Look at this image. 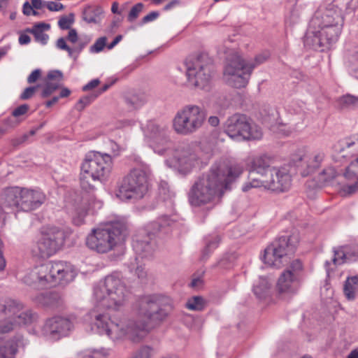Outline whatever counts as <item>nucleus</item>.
<instances>
[{
  "mask_svg": "<svg viewBox=\"0 0 358 358\" xmlns=\"http://www.w3.org/2000/svg\"><path fill=\"white\" fill-rule=\"evenodd\" d=\"M129 293L117 273L107 275L103 282L95 285L96 306L117 313H97L94 315V324L99 334H105L113 340L127 338L137 343L143 339L148 323L164 320L171 310V306L168 297L157 294L143 296L134 305L138 320L128 319L120 312Z\"/></svg>",
  "mask_w": 358,
  "mask_h": 358,
  "instance_id": "f257e3e1",
  "label": "nucleus"
},
{
  "mask_svg": "<svg viewBox=\"0 0 358 358\" xmlns=\"http://www.w3.org/2000/svg\"><path fill=\"white\" fill-rule=\"evenodd\" d=\"M112 169V158L109 155L100 152L86 156L81 166L80 196L75 200L72 212L74 224L80 226L84 223L88 209L92 206H101V202L96 201L94 196L95 187L90 180L102 181L108 176Z\"/></svg>",
  "mask_w": 358,
  "mask_h": 358,
  "instance_id": "f03ea898",
  "label": "nucleus"
},
{
  "mask_svg": "<svg viewBox=\"0 0 358 358\" xmlns=\"http://www.w3.org/2000/svg\"><path fill=\"white\" fill-rule=\"evenodd\" d=\"M241 173L239 168L230 166L224 162H215L208 171L195 180L189 189V203L199 207L219 200L231 189V184Z\"/></svg>",
  "mask_w": 358,
  "mask_h": 358,
  "instance_id": "7ed1b4c3",
  "label": "nucleus"
},
{
  "mask_svg": "<svg viewBox=\"0 0 358 358\" xmlns=\"http://www.w3.org/2000/svg\"><path fill=\"white\" fill-rule=\"evenodd\" d=\"M343 24L341 9L332 3L321 4L310 20L304 45L320 52L329 50L338 41Z\"/></svg>",
  "mask_w": 358,
  "mask_h": 358,
  "instance_id": "20e7f679",
  "label": "nucleus"
},
{
  "mask_svg": "<svg viewBox=\"0 0 358 358\" xmlns=\"http://www.w3.org/2000/svg\"><path fill=\"white\" fill-rule=\"evenodd\" d=\"M148 143L154 152L159 155L169 156L166 164L180 173L186 174L198 164L199 157L188 145H181L173 150L171 141L167 135V129L154 122H149L145 131Z\"/></svg>",
  "mask_w": 358,
  "mask_h": 358,
  "instance_id": "39448f33",
  "label": "nucleus"
},
{
  "mask_svg": "<svg viewBox=\"0 0 358 358\" xmlns=\"http://www.w3.org/2000/svg\"><path fill=\"white\" fill-rule=\"evenodd\" d=\"M73 265L66 262H49L32 268L24 277V283L37 288L56 284L66 285L76 276Z\"/></svg>",
  "mask_w": 358,
  "mask_h": 358,
  "instance_id": "423d86ee",
  "label": "nucleus"
},
{
  "mask_svg": "<svg viewBox=\"0 0 358 358\" xmlns=\"http://www.w3.org/2000/svg\"><path fill=\"white\" fill-rule=\"evenodd\" d=\"M23 305L19 301L6 299L0 301V316H6L0 320V343L16 341L15 335L13 338L7 339V334L22 324H29L36 319V315L31 310H23Z\"/></svg>",
  "mask_w": 358,
  "mask_h": 358,
  "instance_id": "0eeeda50",
  "label": "nucleus"
},
{
  "mask_svg": "<svg viewBox=\"0 0 358 358\" xmlns=\"http://www.w3.org/2000/svg\"><path fill=\"white\" fill-rule=\"evenodd\" d=\"M136 160L138 166L131 169L118 185L116 196L122 201L141 199L148 190L151 170L140 159Z\"/></svg>",
  "mask_w": 358,
  "mask_h": 358,
  "instance_id": "6e6552de",
  "label": "nucleus"
},
{
  "mask_svg": "<svg viewBox=\"0 0 358 358\" xmlns=\"http://www.w3.org/2000/svg\"><path fill=\"white\" fill-rule=\"evenodd\" d=\"M268 58L267 54H259L254 62L245 63L235 52L228 56L224 69V79L229 86L240 89L245 87L250 78L252 70L264 63Z\"/></svg>",
  "mask_w": 358,
  "mask_h": 358,
  "instance_id": "1a4fd4ad",
  "label": "nucleus"
},
{
  "mask_svg": "<svg viewBox=\"0 0 358 358\" xmlns=\"http://www.w3.org/2000/svg\"><path fill=\"white\" fill-rule=\"evenodd\" d=\"M127 226L120 221L111 222L102 228L94 229L86 238V245L97 253L104 254L112 250L125 236Z\"/></svg>",
  "mask_w": 358,
  "mask_h": 358,
  "instance_id": "9d476101",
  "label": "nucleus"
},
{
  "mask_svg": "<svg viewBox=\"0 0 358 358\" xmlns=\"http://www.w3.org/2000/svg\"><path fill=\"white\" fill-rule=\"evenodd\" d=\"M176 221V219L173 215H162L157 220L150 222L147 227L148 229L142 232V235L146 234L147 236L140 238L136 236L133 239V248L136 255L135 260L137 264L139 262V259H148L152 256L155 250V242L152 241L151 236L160 233L168 234L170 227Z\"/></svg>",
  "mask_w": 358,
  "mask_h": 358,
  "instance_id": "9b49d317",
  "label": "nucleus"
},
{
  "mask_svg": "<svg viewBox=\"0 0 358 358\" xmlns=\"http://www.w3.org/2000/svg\"><path fill=\"white\" fill-rule=\"evenodd\" d=\"M299 240V234L296 231L290 235L279 237L264 250V262L277 268L288 264L291 256L296 252Z\"/></svg>",
  "mask_w": 358,
  "mask_h": 358,
  "instance_id": "f8f14e48",
  "label": "nucleus"
},
{
  "mask_svg": "<svg viewBox=\"0 0 358 358\" xmlns=\"http://www.w3.org/2000/svg\"><path fill=\"white\" fill-rule=\"evenodd\" d=\"M45 195L38 189L11 187L2 194L3 204L29 212L38 208L45 201Z\"/></svg>",
  "mask_w": 358,
  "mask_h": 358,
  "instance_id": "ddd939ff",
  "label": "nucleus"
},
{
  "mask_svg": "<svg viewBox=\"0 0 358 358\" xmlns=\"http://www.w3.org/2000/svg\"><path fill=\"white\" fill-rule=\"evenodd\" d=\"M206 117V111L200 106L186 105L176 113L173 120V129L178 134L191 135L202 127Z\"/></svg>",
  "mask_w": 358,
  "mask_h": 358,
  "instance_id": "4468645a",
  "label": "nucleus"
},
{
  "mask_svg": "<svg viewBox=\"0 0 358 358\" xmlns=\"http://www.w3.org/2000/svg\"><path fill=\"white\" fill-rule=\"evenodd\" d=\"M186 75L190 84L200 89H205L210 84L214 65L213 59L205 53L187 59Z\"/></svg>",
  "mask_w": 358,
  "mask_h": 358,
  "instance_id": "2eb2a0df",
  "label": "nucleus"
},
{
  "mask_svg": "<svg viewBox=\"0 0 358 358\" xmlns=\"http://www.w3.org/2000/svg\"><path fill=\"white\" fill-rule=\"evenodd\" d=\"M224 130L233 139L250 141L259 140L262 137L261 128L252 124L250 119L241 113L229 117L224 123Z\"/></svg>",
  "mask_w": 358,
  "mask_h": 358,
  "instance_id": "dca6fc26",
  "label": "nucleus"
},
{
  "mask_svg": "<svg viewBox=\"0 0 358 358\" xmlns=\"http://www.w3.org/2000/svg\"><path fill=\"white\" fill-rule=\"evenodd\" d=\"M64 240L62 230L57 227L48 228L42 231L41 236L32 247L31 252L36 257L48 258L62 248Z\"/></svg>",
  "mask_w": 358,
  "mask_h": 358,
  "instance_id": "f3484780",
  "label": "nucleus"
},
{
  "mask_svg": "<svg viewBox=\"0 0 358 358\" xmlns=\"http://www.w3.org/2000/svg\"><path fill=\"white\" fill-rule=\"evenodd\" d=\"M271 158L267 155H260L254 157L250 164L249 181L242 187L243 192H248L251 188L261 187L262 180L267 177L272 166H271Z\"/></svg>",
  "mask_w": 358,
  "mask_h": 358,
  "instance_id": "a211bd4d",
  "label": "nucleus"
},
{
  "mask_svg": "<svg viewBox=\"0 0 358 358\" xmlns=\"http://www.w3.org/2000/svg\"><path fill=\"white\" fill-rule=\"evenodd\" d=\"M75 317L57 315L48 319L43 327V334L50 339L58 340L66 336L74 327Z\"/></svg>",
  "mask_w": 358,
  "mask_h": 358,
  "instance_id": "6ab92c4d",
  "label": "nucleus"
},
{
  "mask_svg": "<svg viewBox=\"0 0 358 358\" xmlns=\"http://www.w3.org/2000/svg\"><path fill=\"white\" fill-rule=\"evenodd\" d=\"M291 176L286 167H273L267 177L262 180L261 187L275 192H284L291 187Z\"/></svg>",
  "mask_w": 358,
  "mask_h": 358,
  "instance_id": "aec40b11",
  "label": "nucleus"
},
{
  "mask_svg": "<svg viewBox=\"0 0 358 358\" xmlns=\"http://www.w3.org/2000/svg\"><path fill=\"white\" fill-rule=\"evenodd\" d=\"M324 158V153L321 151L299 150L293 155L291 162L299 169L301 176L305 177L318 169Z\"/></svg>",
  "mask_w": 358,
  "mask_h": 358,
  "instance_id": "412c9836",
  "label": "nucleus"
},
{
  "mask_svg": "<svg viewBox=\"0 0 358 358\" xmlns=\"http://www.w3.org/2000/svg\"><path fill=\"white\" fill-rule=\"evenodd\" d=\"M358 258V245L355 244L340 246L334 249L332 261L336 265L350 263Z\"/></svg>",
  "mask_w": 358,
  "mask_h": 358,
  "instance_id": "4be33fe9",
  "label": "nucleus"
},
{
  "mask_svg": "<svg viewBox=\"0 0 358 358\" xmlns=\"http://www.w3.org/2000/svg\"><path fill=\"white\" fill-rule=\"evenodd\" d=\"M36 300L42 306L57 309L63 308L65 305L64 294L59 291H49L39 294Z\"/></svg>",
  "mask_w": 358,
  "mask_h": 358,
  "instance_id": "5701e85b",
  "label": "nucleus"
},
{
  "mask_svg": "<svg viewBox=\"0 0 358 358\" xmlns=\"http://www.w3.org/2000/svg\"><path fill=\"white\" fill-rule=\"evenodd\" d=\"M343 176L350 181L344 185L343 190L348 194H352L358 191V157L346 168Z\"/></svg>",
  "mask_w": 358,
  "mask_h": 358,
  "instance_id": "b1692460",
  "label": "nucleus"
},
{
  "mask_svg": "<svg viewBox=\"0 0 358 358\" xmlns=\"http://www.w3.org/2000/svg\"><path fill=\"white\" fill-rule=\"evenodd\" d=\"M298 278L292 273L290 269L282 273L277 282V288L280 293H294L297 290Z\"/></svg>",
  "mask_w": 358,
  "mask_h": 358,
  "instance_id": "393cba45",
  "label": "nucleus"
},
{
  "mask_svg": "<svg viewBox=\"0 0 358 358\" xmlns=\"http://www.w3.org/2000/svg\"><path fill=\"white\" fill-rule=\"evenodd\" d=\"M27 342L22 336L16 337V341L0 343V358H14L18 348H23Z\"/></svg>",
  "mask_w": 358,
  "mask_h": 358,
  "instance_id": "a878e982",
  "label": "nucleus"
},
{
  "mask_svg": "<svg viewBox=\"0 0 358 358\" xmlns=\"http://www.w3.org/2000/svg\"><path fill=\"white\" fill-rule=\"evenodd\" d=\"M50 25L45 22L35 24L31 28H27L24 32L32 34L35 41L41 45H46L49 40V36L43 31L49 30Z\"/></svg>",
  "mask_w": 358,
  "mask_h": 358,
  "instance_id": "bb28decb",
  "label": "nucleus"
},
{
  "mask_svg": "<svg viewBox=\"0 0 358 358\" xmlns=\"http://www.w3.org/2000/svg\"><path fill=\"white\" fill-rule=\"evenodd\" d=\"M345 149H350L352 152H358V134L344 138L334 145L336 152H342Z\"/></svg>",
  "mask_w": 358,
  "mask_h": 358,
  "instance_id": "cd10ccee",
  "label": "nucleus"
},
{
  "mask_svg": "<svg viewBox=\"0 0 358 358\" xmlns=\"http://www.w3.org/2000/svg\"><path fill=\"white\" fill-rule=\"evenodd\" d=\"M147 101L143 94H128L124 97V102L130 110H135L142 107Z\"/></svg>",
  "mask_w": 358,
  "mask_h": 358,
  "instance_id": "c85d7f7f",
  "label": "nucleus"
},
{
  "mask_svg": "<svg viewBox=\"0 0 358 358\" xmlns=\"http://www.w3.org/2000/svg\"><path fill=\"white\" fill-rule=\"evenodd\" d=\"M358 289V275L348 277L345 281L343 288L345 296L348 300H353L355 298V292Z\"/></svg>",
  "mask_w": 358,
  "mask_h": 358,
  "instance_id": "c756f323",
  "label": "nucleus"
},
{
  "mask_svg": "<svg viewBox=\"0 0 358 358\" xmlns=\"http://www.w3.org/2000/svg\"><path fill=\"white\" fill-rule=\"evenodd\" d=\"M270 287L266 278H259L258 282L253 287V292L258 299H263L267 295Z\"/></svg>",
  "mask_w": 358,
  "mask_h": 358,
  "instance_id": "7c9ffc66",
  "label": "nucleus"
},
{
  "mask_svg": "<svg viewBox=\"0 0 358 358\" xmlns=\"http://www.w3.org/2000/svg\"><path fill=\"white\" fill-rule=\"evenodd\" d=\"M338 106L343 109H355L358 108V96L347 94L338 99Z\"/></svg>",
  "mask_w": 358,
  "mask_h": 358,
  "instance_id": "2f4dec72",
  "label": "nucleus"
},
{
  "mask_svg": "<svg viewBox=\"0 0 358 358\" xmlns=\"http://www.w3.org/2000/svg\"><path fill=\"white\" fill-rule=\"evenodd\" d=\"M206 306V301L201 296H194L189 298L185 303V307L194 311H201Z\"/></svg>",
  "mask_w": 358,
  "mask_h": 358,
  "instance_id": "473e14b6",
  "label": "nucleus"
},
{
  "mask_svg": "<svg viewBox=\"0 0 358 358\" xmlns=\"http://www.w3.org/2000/svg\"><path fill=\"white\" fill-rule=\"evenodd\" d=\"M156 350L153 347L142 345L133 352L131 358H154Z\"/></svg>",
  "mask_w": 358,
  "mask_h": 358,
  "instance_id": "72a5a7b5",
  "label": "nucleus"
},
{
  "mask_svg": "<svg viewBox=\"0 0 358 358\" xmlns=\"http://www.w3.org/2000/svg\"><path fill=\"white\" fill-rule=\"evenodd\" d=\"M101 11L99 8H87L83 10V19L87 23H98V17Z\"/></svg>",
  "mask_w": 358,
  "mask_h": 358,
  "instance_id": "f704fd0d",
  "label": "nucleus"
},
{
  "mask_svg": "<svg viewBox=\"0 0 358 358\" xmlns=\"http://www.w3.org/2000/svg\"><path fill=\"white\" fill-rule=\"evenodd\" d=\"M108 352L102 348L101 350H90L79 353L78 358H108Z\"/></svg>",
  "mask_w": 358,
  "mask_h": 358,
  "instance_id": "c9c22d12",
  "label": "nucleus"
},
{
  "mask_svg": "<svg viewBox=\"0 0 358 358\" xmlns=\"http://www.w3.org/2000/svg\"><path fill=\"white\" fill-rule=\"evenodd\" d=\"M235 257L234 255H224L215 265L214 268H220L221 269H229L234 265Z\"/></svg>",
  "mask_w": 358,
  "mask_h": 358,
  "instance_id": "e433bc0d",
  "label": "nucleus"
},
{
  "mask_svg": "<svg viewBox=\"0 0 358 358\" xmlns=\"http://www.w3.org/2000/svg\"><path fill=\"white\" fill-rule=\"evenodd\" d=\"M99 96V94H90L79 99L76 105V108L78 111H82L86 106H89L93 101Z\"/></svg>",
  "mask_w": 358,
  "mask_h": 358,
  "instance_id": "4c0bfd02",
  "label": "nucleus"
},
{
  "mask_svg": "<svg viewBox=\"0 0 358 358\" xmlns=\"http://www.w3.org/2000/svg\"><path fill=\"white\" fill-rule=\"evenodd\" d=\"M339 173L335 170V169L330 167L324 169L321 175L320 180H323L324 182H330L334 179H335Z\"/></svg>",
  "mask_w": 358,
  "mask_h": 358,
  "instance_id": "58836bf2",
  "label": "nucleus"
},
{
  "mask_svg": "<svg viewBox=\"0 0 358 358\" xmlns=\"http://www.w3.org/2000/svg\"><path fill=\"white\" fill-rule=\"evenodd\" d=\"M74 22V15L70 13L68 16H62L58 21V25L61 29H69Z\"/></svg>",
  "mask_w": 358,
  "mask_h": 358,
  "instance_id": "ea45409f",
  "label": "nucleus"
},
{
  "mask_svg": "<svg viewBox=\"0 0 358 358\" xmlns=\"http://www.w3.org/2000/svg\"><path fill=\"white\" fill-rule=\"evenodd\" d=\"M58 88V84L51 82H47L41 91V96L42 98H47L49 96H50L53 92H55Z\"/></svg>",
  "mask_w": 358,
  "mask_h": 358,
  "instance_id": "a19ab883",
  "label": "nucleus"
},
{
  "mask_svg": "<svg viewBox=\"0 0 358 358\" xmlns=\"http://www.w3.org/2000/svg\"><path fill=\"white\" fill-rule=\"evenodd\" d=\"M143 8V4L142 3H138L134 5L129 13L127 20L130 22L134 21L142 11Z\"/></svg>",
  "mask_w": 358,
  "mask_h": 358,
  "instance_id": "79ce46f5",
  "label": "nucleus"
},
{
  "mask_svg": "<svg viewBox=\"0 0 358 358\" xmlns=\"http://www.w3.org/2000/svg\"><path fill=\"white\" fill-rule=\"evenodd\" d=\"M106 41H107V38L106 36H103V37H100L96 41L95 43H94V45H92L90 48V50L91 52H95V53H97V52H101V50H103V49L104 48V47L106 46Z\"/></svg>",
  "mask_w": 358,
  "mask_h": 358,
  "instance_id": "37998d69",
  "label": "nucleus"
},
{
  "mask_svg": "<svg viewBox=\"0 0 358 358\" xmlns=\"http://www.w3.org/2000/svg\"><path fill=\"white\" fill-rule=\"evenodd\" d=\"M41 87V85H36L35 86H30L25 88L23 92L20 94V99L21 100H27L31 98L36 90Z\"/></svg>",
  "mask_w": 358,
  "mask_h": 358,
  "instance_id": "c03bdc74",
  "label": "nucleus"
},
{
  "mask_svg": "<svg viewBox=\"0 0 358 358\" xmlns=\"http://www.w3.org/2000/svg\"><path fill=\"white\" fill-rule=\"evenodd\" d=\"M203 273H204L202 272L201 274L199 275L194 274L189 286L194 289H199L200 287H201L203 285Z\"/></svg>",
  "mask_w": 358,
  "mask_h": 358,
  "instance_id": "a18cd8bd",
  "label": "nucleus"
},
{
  "mask_svg": "<svg viewBox=\"0 0 358 358\" xmlns=\"http://www.w3.org/2000/svg\"><path fill=\"white\" fill-rule=\"evenodd\" d=\"M205 241L208 248H211L212 250H215L220 242V237L218 235L208 236L206 237Z\"/></svg>",
  "mask_w": 358,
  "mask_h": 358,
  "instance_id": "49530a36",
  "label": "nucleus"
},
{
  "mask_svg": "<svg viewBox=\"0 0 358 358\" xmlns=\"http://www.w3.org/2000/svg\"><path fill=\"white\" fill-rule=\"evenodd\" d=\"M303 264L299 259L294 260L288 269L291 270L292 273H294V275L298 278L299 273L302 270Z\"/></svg>",
  "mask_w": 358,
  "mask_h": 358,
  "instance_id": "de8ad7c7",
  "label": "nucleus"
},
{
  "mask_svg": "<svg viewBox=\"0 0 358 358\" xmlns=\"http://www.w3.org/2000/svg\"><path fill=\"white\" fill-rule=\"evenodd\" d=\"M29 109V106L28 104H22L20 106L17 107L15 110H13V111L12 112V115L13 117H17L27 113Z\"/></svg>",
  "mask_w": 358,
  "mask_h": 358,
  "instance_id": "09e8293b",
  "label": "nucleus"
},
{
  "mask_svg": "<svg viewBox=\"0 0 358 358\" xmlns=\"http://www.w3.org/2000/svg\"><path fill=\"white\" fill-rule=\"evenodd\" d=\"M41 71L38 69L34 70L27 78V83L31 84L35 83L41 76Z\"/></svg>",
  "mask_w": 358,
  "mask_h": 358,
  "instance_id": "8fccbe9b",
  "label": "nucleus"
},
{
  "mask_svg": "<svg viewBox=\"0 0 358 358\" xmlns=\"http://www.w3.org/2000/svg\"><path fill=\"white\" fill-rule=\"evenodd\" d=\"M48 9L50 11H59L64 9L63 4L54 1H48L46 4Z\"/></svg>",
  "mask_w": 358,
  "mask_h": 358,
  "instance_id": "3c124183",
  "label": "nucleus"
},
{
  "mask_svg": "<svg viewBox=\"0 0 358 358\" xmlns=\"http://www.w3.org/2000/svg\"><path fill=\"white\" fill-rule=\"evenodd\" d=\"M159 15L157 11H152L144 16L142 19V24H145L156 20Z\"/></svg>",
  "mask_w": 358,
  "mask_h": 358,
  "instance_id": "603ef678",
  "label": "nucleus"
},
{
  "mask_svg": "<svg viewBox=\"0 0 358 358\" xmlns=\"http://www.w3.org/2000/svg\"><path fill=\"white\" fill-rule=\"evenodd\" d=\"M100 83V80L99 79H93L90 80L87 84L84 85L82 88L83 91L87 92L95 87H96Z\"/></svg>",
  "mask_w": 358,
  "mask_h": 358,
  "instance_id": "864d4df0",
  "label": "nucleus"
},
{
  "mask_svg": "<svg viewBox=\"0 0 358 358\" xmlns=\"http://www.w3.org/2000/svg\"><path fill=\"white\" fill-rule=\"evenodd\" d=\"M350 63L352 69L358 71V48L351 55Z\"/></svg>",
  "mask_w": 358,
  "mask_h": 358,
  "instance_id": "5fc2aeb1",
  "label": "nucleus"
},
{
  "mask_svg": "<svg viewBox=\"0 0 358 358\" xmlns=\"http://www.w3.org/2000/svg\"><path fill=\"white\" fill-rule=\"evenodd\" d=\"M29 138V135L27 134H23L22 136H20V137H17V138H13L11 141V143H12V145L13 147H17L19 146L20 145L22 144L23 143H24L25 141H27V140Z\"/></svg>",
  "mask_w": 358,
  "mask_h": 358,
  "instance_id": "6e6d98bb",
  "label": "nucleus"
},
{
  "mask_svg": "<svg viewBox=\"0 0 358 358\" xmlns=\"http://www.w3.org/2000/svg\"><path fill=\"white\" fill-rule=\"evenodd\" d=\"M47 77H48V80H55V79H57V78H59V80H62L63 78V73L59 70H53V71H50L48 73Z\"/></svg>",
  "mask_w": 358,
  "mask_h": 358,
  "instance_id": "4d7b16f0",
  "label": "nucleus"
},
{
  "mask_svg": "<svg viewBox=\"0 0 358 358\" xmlns=\"http://www.w3.org/2000/svg\"><path fill=\"white\" fill-rule=\"evenodd\" d=\"M25 33L20 32V36L18 38L19 43L20 45H27L31 41V38L29 35Z\"/></svg>",
  "mask_w": 358,
  "mask_h": 358,
  "instance_id": "13d9d810",
  "label": "nucleus"
},
{
  "mask_svg": "<svg viewBox=\"0 0 358 358\" xmlns=\"http://www.w3.org/2000/svg\"><path fill=\"white\" fill-rule=\"evenodd\" d=\"M78 38V33H77L76 30L74 29H70V31H69L68 36L66 37V39L69 42H71L72 43H75L76 42H77Z\"/></svg>",
  "mask_w": 358,
  "mask_h": 358,
  "instance_id": "bf43d9fd",
  "label": "nucleus"
},
{
  "mask_svg": "<svg viewBox=\"0 0 358 358\" xmlns=\"http://www.w3.org/2000/svg\"><path fill=\"white\" fill-rule=\"evenodd\" d=\"M213 251H214V250H212L211 248H208V245L206 244L204 248L203 249V250L201 252V259L202 261L206 260L210 257V255L212 254V252Z\"/></svg>",
  "mask_w": 358,
  "mask_h": 358,
  "instance_id": "052dcab7",
  "label": "nucleus"
},
{
  "mask_svg": "<svg viewBox=\"0 0 358 358\" xmlns=\"http://www.w3.org/2000/svg\"><path fill=\"white\" fill-rule=\"evenodd\" d=\"M56 46L58 49L63 50H67L69 48V45H67L66 40L63 37H61L57 39L56 42Z\"/></svg>",
  "mask_w": 358,
  "mask_h": 358,
  "instance_id": "680f3d73",
  "label": "nucleus"
},
{
  "mask_svg": "<svg viewBox=\"0 0 358 358\" xmlns=\"http://www.w3.org/2000/svg\"><path fill=\"white\" fill-rule=\"evenodd\" d=\"M180 0H171L169 3H168L164 7V10H169L180 4Z\"/></svg>",
  "mask_w": 358,
  "mask_h": 358,
  "instance_id": "e2e57ef3",
  "label": "nucleus"
},
{
  "mask_svg": "<svg viewBox=\"0 0 358 358\" xmlns=\"http://www.w3.org/2000/svg\"><path fill=\"white\" fill-rule=\"evenodd\" d=\"M135 273L138 278H144L146 276V271L142 266H138Z\"/></svg>",
  "mask_w": 358,
  "mask_h": 358,
  "instance_id": "0e129e2a",
  "label": "nucleus"
},
{
  "mask_svg": "<svg viewBox=\"0 0 358 358\" xmlns=\"http://www.w3.org/2000/svg\"><path fill=\"white\" fill-rule=\"evenodd\" d=\"M32 9H33L32 6H31L28 1H26L23 4L22 12H23L24 15H27V16L30 15Z\"/></svg>",
  "mask_w": 358,
  "mask_h": 358,
  "instance_id": "69168bd1",
  "label": "nucleus"
},
{
  "mask_svg": "<svg viewBox=\"0 0 358 358\" xmlns=\"http://www.w3.org/2000/svg\"><path fill=\"white\" fill-rule=\"evenodd\" d=\"M299 18L298 13L293 10L291 11V15L288 19L286 20V22H289L290 24H294L296 22Z\"/></svg>",
  "mask_w": 358,
  "mask_h": 358,
  "instance_id": "338daca9",
  "label": "nucleus"
},
{
  "mask_svg": "<svg viewBox=\"0 0 358 358\" xmlns=\"http://www.w3.org/2000/svg\"><path fill=\"white\" fill-rule=\"evenodd\" d=\"M122 39V35H117L114 40L107 45L108 50L113 49L121 40Z\"/></svg>",
  "mask_w": 358,
  "mask_h": 358,
  "instance_id": "774afa93",
  "label": "nucleus"
}]
</instances>
